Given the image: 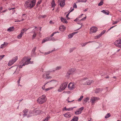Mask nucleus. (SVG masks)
Segmentation results:
<instances>
[{"label":"nucleus","instance_id":"nucleus-10","mask_svg":"<svg viewBox=\"0 0 121 121\" xmlns=\"http://www.w3.org/2000/svg\"><path fill=\"white\" fill-rule=\"evenodd\" d=\"M68 87L69 90H72L74 89L75 87L74 84L73 82H70L68 84Z\"/></svg>","mask_w":121,"mask_h":121},{"label":"nucleus","instance_id":"nucleus-44","mask_svg":"<svg viewBox=\"0 0 121 121\" xmlns=\"http://www.w3.org/2000/svg\"><path fill=\"white\" fill-rule=\"evenodd\" d=\"M87 44V42L81 44V45L82 47H84Z\"/></svg>","mask_w":121,"mask_h":121},{"label":"nucleus","instance_id":"nucleus-17","mask_svg":"<svg viewBox=\"0 0 121 121\" xmlns=\"http://www.w3.org/2000/svg\"><path fill=\"white\" fill-rule=\"evenodd\" d=\"M93 82V81L92 80H89L87 81L84 83H83L82 84L83 85H90Z\"/></svg>","mask_w":121,"mask_h":121},{"label":"nucleus","instance_id":"nucleus-29","mask_svg":"<svg viewBox=\"0 0 121 121\" xmlns=\"http://www.w3.org/2000/svg\"><path fill=\"white\" fill-rule=\"evenodd\" d=\"M23 35V34L21 32L17 36V38L18 39H21Z\"/></svg>","mask_w":121,"mask_h":121},{"label":"nucleus","instance_id":"nucleus-55","mask_svg":"<svg viewBox=\"0 0 121 121\" xmlns=\"http://www.w3.org/2000/svg\"><path fill=\"white\" fill-rule=\"evenodd\" d=\"M73 8H77V5L76 4H75L73 6Z\"/></svg>","mask_w":121,"mask_h":121},{"label":"nucleus","instance_id":"nucleus-3","mask_svg":"<svg viewBox=\"0 0 121 121\" xmlns=\"http://www.w3.org/2000/svg\"><path fill=\"white\" fill-rule=\"evenodd\" d=\"M46 100V96L45 95H43L38 99L37 102L38 104H42L45 103Z\"/></svg>","mask_w":121,"mask_h":121},{"label":"nucleus","instance_id":"nucleus-40","mask_svg":"<svg viewBox=\"0 0 121 121\" xmlns=\"http://www.w3.org/2000/svg\"><path fill=\"white\" fill-rule=\"evenodd\" d=\"M100 91V90L99 88H98L96 89L95 91V93H97L99 92Z\"/></svg>","mask_w":121,"mask_h":121},{"label":"nucleus","instance_id":"nucleus-15","mask_svg":"<svg viewBox=\"0 0 121 121\" xmlns=\"http://www.w3.org/2000/svg\"><path fill=\"white\" fill-rule=\"evenodd\" d=\"M58 2V3H59L60 6L62 7H63L65 4V0H59Z\"/></svg>","mask_w":121,"mask_h":121},{"label":"nucleus","instance_id":"nucleus-13","mask_svg":"<svg viewBox=\"0 0 121 121\" xmlns=\"http://www.w3.org/2000/svg\"><path fill=\"white\" fill-rule=\"evenodd\" d=\"M83 109L84 108L83 107H82L78 109L75 112V113L76 115H78L80 114L82 112L83 110Z\"/></svg>","mask_w":121,"mask_h":121},{"label":"nucleus","instance_id":"nucleus-11","mask_svg":"<svg viewBox=\"0 0 121 121\" xmlns=\"http://www.w3.org/2000/svg\"><path fill=\"white\" fill-rule=\"evenodd\" d=\"M49 72L48 71L45 72L44 74L43 75V78H50L52 77L49 76Z\"/></svg>","mask_w":121,"mask_h":121},{"label":"nucleus","instance_id":"nucleus-2","mask_svg":"<svg viewBox=\"0 0 121 121\" xmlns=\"http://www.w3.org/2000/svg\"><path fill=\"white\" fill-rule=\"evenodd\" d=\"M35 3V0H27L25 3V7L26 8L31 9L34 6Z\"/></svg>","mask_w":121,"mask_h":121},{"label":"nucleus","instance_id":"nucleus-23","mask_svg":"<svg viewBox=\"0 0 121 121\" xmlns=\"http://www.w3.org/2000/svg\"><path fill=\"white\" fill-rule=\"evenodd\" d=\"M61 22H62L64 23H68V22L66 20V19H65V18H63L61 17Z\"/></svg>","mask_w":121,"mask_h":121},{"label":"nucleus","instance_id":"nucleus-18","mask_svg":"<svg viewBox=\"0 0 121 121\" xmlns=\"http://www.w3.org/2000/svg\"><path fill=\"white\" fill-rule=\"evenodd\" d=\"M75 107H73V108H67L66 107H65V108L63 109V110H66V111H71L72 110L73 108H75Z\"/></svg>","mask_w":121,"mask_h":121},{"label":"nucleus","instance_id":"nucleus-59","mask_svg":"<svg viewBox=\"0 0 121 121\" xmlns=\"http://www.w3.org/2000/svg\"><path fill=\"white\" fill-rule=\"evenodd\" d=\"M86 17H84V18H82V19H81V21L83 20H84L86 19Z\"/></svg>","mask_w":121,"mask_h":121},{"label":"nucleus","instance_id":"nucleus-19","mask_svg":"<svg viewBox=\"0 0 121 121\" xmlns=\"http://www.w3.org/2000/svg\"><path fill=\"white\" fill-rule=\"evenodd\" d=\"M50 38L49 37H47L45 38V39H43L42 40V43H45V42L48 41H50Z\"/></svg>","mask_w":121,"mask_h":121},{"label":"nucleus","instance_id":"nucleus-34","mask_svg":"<svg viewBox=\"0 0 121 121\" xmlns=\"http://www.w3.org/2000/svg\"><path fill=\"white\" fill-rule=\"evenodd\" d=\"M54 87H48L47 88H46L45 89V91H47L49 90H50L51 89H52Z\"/></svg>","mask_w":121,"mask_h":121},{"label":"nucleus","instance_id":"nucleus-1","mask_svg":"<svg viewBox=\"0 0 121 121\" xmlns=\"http://www.w3.org/2000/svg\"><path fill=\"white\" fill-rule=\"evenodd\" d=\"M30 58L28 59V58L25 57H24L19 62V64L17 65V67L20 68H22V66L29 64L33 63V61H30Z\"/></svg>","mask_w":121,"mask_h":121},{"label":"nucleus","instance_id":"nucleus-39","mask_svg":"<svg viewBox=\"0 0 121 121\" xmlns=\"http://www.w3.org/2000/svg\"><path fill=\"white\" fill-rule=\"evenodd\" d=\"M83 96H82V95L81 96H80V98H79L78 99V102L82 100V99L83 98Z\"/></svg>","mask_w":121,"mask_h":121},{"label":"nucleus","instance_id":"nucleus-57","mask_svg":"<svg viewBox=\"0 0 121 121\" xmlns=\"http://www.w3.org/2000/svg\"><path fill=\"white\" fill-rule=\"evenodd\" d=\"M21 77H20V78L19 79V80H18V81H17V83L18 84H19L20 83V80H21Z\"/></svg>","mask_w":121,"mask_h":121},{"label":"nucleus","instance_id":"nucleus-42","mask_svg":"<svg viewBox=\"0 0 121 121\" xmlns=\"http://www.w3.org/2000/svg\"><path fill=\"white\" fill-rule=\"evenodd\" d=\"M47 15H40L39 16L40 18H45L47 16Z\"/></svg>","mask_w":121,"mask_h":121},{"label":"nucleus","instance_id":"nucleus-22","mask_svg":"<svg viewBox=\"0 0 121 121\" xmlns=\"http://www.w3.org/2000/svg\"><path fill=\"white\" fill-rule=\"evenodd\" d=\"M103 13L106 14L108 15L109 14V12L108 10H103L101 11Z\"/></svg>","mask_w":121,"mask_h":121},{"label":"nucleus","instance_id":"nucleus-64","mask_svg":"<svg viewBox=\"0 0 121 121\" xmlns=\"http://www.w3.org/2000/svg\"><path fill=\"white\" fill-rule=\"evenodd\" d=\"M83 15V14H81V15H80L79 16L78 18H80Z\"/></svg>","mask_w":121,"mask_h":121},{"label":"nucleus","instance_id":"nucleus-43","mask_svg":"<svg viewBox=\"0 0 121 121\" xmlns=\"http://www.w3.org/2000/svg\"><path fill=\"white\" fill-rule=\"evenodd\" d=\"M49 39H50V41H55L56 40V39L54 38V37H53L51 38H50Z\"/></svg>","mask_w":121,"mask_h":121},{"label":"nucleus","instance_id":"nucleus-33","mask_svg":"<svg viewBox=\"0 0 121 121\" xmlns=\"http://www.w3.org/2000/svg\"><path fill=\"white\" fill-rule=\"evenodd\" d=\"M101 36V35L100 34L99 35H97L95 36L94 37V38L95 39H98L100 38V37Z\"/></svg>","mask_w":121,"mask_h":121},{"label":"nucleus","instance_id":"nucleus-49","mask_svg":"<svg viewBox=\"0 0 121 121\" xmlns=\"http://www.w3.org/2000/svg\"><path fill=\"white\" fill-rule=\"evenodd\" d=\"M87 78H83L82 79V80L81 81V82H84V80H87Z\"/></svg>","mask_w":121,"mask_h":121},{"label":"nucleus","instance_id":"nucleus-63","mask_svg":"<svg viewBox=\"0 0 121 121\" xmlns=\"http://www.w3.org/2000/svg\"><path fill=\"white\" fill-rule=\"evenodd\" d=\"M21 22V21H20V20H16L15 21V22Z\"/></svg>","mask_w":121,"mask_h":121},{"label":"nucleus","instance_id":"nucleus-30","mask_svg":"<svg viewBox=\"0 0 121 121\" xmlns=\"http://www.w3.org/2000/svg\"><path fill=\"white\" fill-rule=\"evenodd\" d=\"M52 6V7H55L56 5L55 1L54 0H53L52 1L51 3Z\"/></svg>","mask_w":121,"mask_h":121},{"label":"nucleus","instance_id":"nucleus-35","mask_svg":"<svg viewBox=\"0 0 121 121\" xmlns=\"http://www.w3.org/2000/svg\"><path fill=\"white\" fill-rule=\"evenodd\" d=\"M61 68V66H58L55 69V70H57L60 69Z\"/></svg>","mask_w":121,"mask_h":121},{"label":"nucleus","instance_id":"nucleus-45","mask_svg":"<svg viewBox=\"0 0 121 121\" xmlns=\"http://www.w3.org/2000/svg\"><path fill=\"white\" fill-rule=\"evenodd\" d=\"M87 1V0H84V1H83V0H78V2H86Z\"/></svg>","mask_w":121,"mask_h":121},{"label":"nucleus","instance_id":"nucleus-5","mask_svg":"<svg viewBox=\"0 0 121 121\" xmlns=\"http://www.w3.org/2000/svg\"><path fill=\"white\" fill-rule=\"evenodd\" d=\"M68 83L67 82H64L61 83L60 87L59 89L57 91L58 92H60L64 90L67 87Z\"/></svg>","mask_w":121,"mask_h":121},{"label":"nucleus","instance_id":"nucleus-48","mask_svg":"<svg viewBox=\"0 0 121 121\" xmlns=\"http://www.w3.org/2000/svg\"><path fill=\"white\" fill-rule=\"evenodd\" d=\"M36 49V48H34L32 50V54H34L35 52V51Z\"/></svg>","mask_w":121,"mask_h":121},{"label":"nucleus","instance_id":"nucleus-32","mask_svg":"<svg viewBox=\"0 0 121 121\" xmlns=\"http://www.w3.org/2000/svg\"><path fill=\"white\" fill-rule=\"evenodd\" d=\"M89 99L90 98L89 97H87L84 99V101L86 103L89 101Z\"/></svg>","mask_w":121,"mask_h":121},{"label":"nucleus","instance_id":"nucleus-46","mask_svg":"<svg viewBox=\"0 0 121 121\" xmlns=\"http://www.w3.org/2000/svg\"><path fill=\"white\" fill-rule=\"evenodd\" d=\"M59 33V32H58V31L54 32L51 35L50 37H52L56 33Z\"/></svg>","mask_w":121,"mask_h":121},{"label":"nucleus","instance_id":"nucleus-60","mask_svg":"<svg viewBox=\"0 0 121 121\" xmlns=\"http://www.w3.org/2000/svg\"><path fill=\"white\" fill-rule=\"evenodd\" d=\"M78 18H79L78 17V18H76V19H75V20H74V21H78L79 20Z\"/></svg>","mask_w":121,"mask_h":121},{"label":"nucleus","instance_id":"nucleus-58","mask_svg":"<svg viewBox=\"0 0 121 121\" xmlns=\"http://www.w3.org/2000/svg\"><path fill=\"white\" fill-rule=\"evenodd\" d=\"M3 8L2 7H0V13H1V11L3 9Z\"/></svg>","mask_w":121,"mask_h":121},{"label":"nucleus","instance_id":"nucleus-27","mask_svg":"<svg viewBox=\"0 0 121 121\" xmlns=\"http://www.w3.org/2000/svg\"><path fill=\"white\" fill-rule=\"evenodd\" d=\"M78 118L77 117H74L73 119L71 121H78Z\"/></svg>","mask_w":121,"mask_h":121},{"label":"nucleus","instance_id":"nucleus-12","mask_svg":"<svg viewBox=\"0 0 121 121\" xmlns=\"http://www.w3.org/2000/svg\"><path fill=\"white\" fill-rule=\"evenodd\" d=\"M114 44L117 47L121 48V39L119 40H117L114 42Z\"/></svg>","mask_w":121,"mask_h":121},{"label":"nucleus","instance_id":"nucleus-28","mask_svg":"<svg viewBox=\"0 0 121 121\" xmlns=\"http://www.w3.org/2000/svg\"><path fill=\"white\" fill-rule=\"evenodd\" d=\"M76 33V32H73L72 34H70L68 35V37L69 38H71L73 37L74 35Z\"/></svg>","mask_w":121,"mask_h":121},{"label":"nucleus","instance_id":"nucleus-24","mask_svg":"<svg viewBox=\"0 0 121 121\" xmlns=\"http://www.w3.org/2000/svg\"><path fill=\"white\" fill-rule=\"evenodd\" d=\"M14 29V28L13 26L10 27L7 29V30L9 32H10L13 31Z\"/></svg>","mask_w":121,"mask_h":121},{"label":"nucleus","instance_id":"nucleus-20","mask_svg":"<svg viewBox=\"0 0 121 121\" xmlns=\"http://www.w3.org/2000/svg\"><path fill=\"white\" fill-rule=\"evenodd\" d=\"M66 29V27L64 25H62L60 26L59 28L60 30L61 31H63Z\"/></svg>","mask_w":121,"mask_h":121},{"label":"nucleus","instance_id":"nucleus-8","mask_svg":"<svg viewBox=\"0 0 121 121\" xmlns=\"http://www.w3.org/2000/svg\"><path fill=\"white\" fill-rule=\"evenodd\" d=\"M75 69L74 68H73L69 69V71L66 75V76L69 77V75L71 74H73L75 71Z\"/></svg>","mask_w":121,"mask_h":121},{"label":"nucleus","instance_id":"nucleus-41","mask_svg":"<svg viewBox=\"0 0 121 121\" xmlns=\"http://www.w3.org/2000/svg\"><path fill=\"white\" fill-rule=\"evenodd\" d=\"M103 0H101L98 6H100L102 5L103 4Z\"/></svg>","mask_w":121,"mask_h":121},{"label":"nucleus","instance_id":"nucleus-21","mask_svg":"<svg viewBox=\"0 0 121 121\" xmlns=\"http://www.w3.org/2000/svg\"><path fill=\"white\" fill-rule=\"evenodd\" d=\"M8 44V43L7 42H4V43L1 44L0 47V48H2L3 47H6L7 46V45Z\"/></svg>","mask_w":121,"mask_h":121},{"label":"nucleus","instance_id":"nucleus-38","mask_svg":"<svg viewBox=\"0 0 121 121\" xmlns=\"http://www.w3.org/2000/svg\"><path fill=\"white\" fill-rule=\"evenodd\" d=\"M26 31L27 30H26V29L25 28L22 29V30H21V33H22V34H23L24 32Z\"/></svg>","mask_w":121,"mask_h":121},{"label":"nucleus","instance_id":"nucleus-31","mask_svg":"<svg viewBox=\"0 0 121 121\" xmlns=\"http://www.w3.org/2000/svg\"><path fill=\"white\" fill-rule=\"evenodd\" d=\"M50 118V116L48 115L44 119L43 121H48Z\"/></svg>","mask_w":121,"mask_h":121},{"label":"nucleus","instance_id":"nucleus-7","mask_svg":"<svg viewBox=\"0 0 121 121\" xmlns=\"http://www.w3.org/2000/svg\"><path fill=\"white\" fill-rule=\"evenodd\" d=\"M18 58L17 56L14 57L12 60H10L8 64L9 66H10L13 64L17 60Z\"/></svg>","mask_w":121,"mask_h":121},{"label":"nucleus","instance_id":"nucleus-53","mask_svg":"<svg viewBox=\"0 0 121 121\" xmlns=\"http://www.w3.org/2000/svg\"><path fill=\"white\" fill-rule=\"evenodd\" d=\"M4 55H2L0 56V60L2 59L3 57L4 56Z\"/></svg>","mask_w":121,"mask_h":121},{"label":"nucleus","instance_id":"nucleus-4","mask_svg":"<svg viewBox=\"0 0 121 121\" xmlns=\"http://www.w3.org/2000/svg\"><path fill=\"white\" fill-rule=\"evenodd\" d=\"M40 112V111L39 110H34L33 111H30L29 114H27V117H28L35 115H37Z\"/></svg>","mask_w":121,"mask_h":121},{"label":"nucleus","instance_id":"nucleus-56","mask_svg":"<svg viewBox=\"0 0 121 121\" xmlns=\"http://www.w3.org/2000/svg\"><path fill=\"white\" fill-rule=\"evenodd\" d=\"M70 13H69H69H68V14H67V15L66 16V17L68 18V19H69L70 18H69L68 17V16L69 14Z\"/></svg>","mask_w":121,"mask_h":121},{"label":"nucleus","instance_id":"nucleus-37","mask_svg":"<svg viewBox=\"0 0 121 121\" xmlns=\"http://www.w3.org/2000/svg\"><path fill=\"white\" fill-rule=\"evenodd\" d=\"M48 83V82H46L45 83L44 85L42 87V88L43 90H44V91H45L46 89L45 88V85Z\"/></svg>","mask_w":121,"mask_h":121},{"label":"nucleus","instance_id":"nucleus-9","mask_svg":"<svg viewBox=\"0 0 121 121\" xmlns=\"http://www.w3.org/2000/svg\"><path fill=\"white\" fill-rule=\"evenodd\" d=\"M98 28L95 26H92L90 29V33L92 34L95 33L97 30Z\"/></svg>","mask_w":121,"mask_h":121},{"label":"nucleus","instance_id":"nucleus-54","mask_svg":"<svg viewBox=\"0 0 121 121\" xmlns=\"http://www.w3.org/2000/svg\"><path fill=\"white\" fill-rule=\"evenodd\" d=\"M119 22V21H116L115 22H113L112 23L113 25H114L116 24L118 22Z\"/></svg>","mask_w":121,"mask_h":121},{"label":"nucleus","instance_id":"nucleus-61","mask_svg":"<svg viewBox=\"0 0 121 121\" xmlns=\"http://www.w3.org/2000/svg\"><path fill=\"white\" fill-rule=\"evenodd\" d=\"M7 11V9H6L5 10H3L2 11V12H1V13H4V12H5L6 11Z\"/></svg>","mask_w":121,"mask_h":121},{"label":"nucleus","instance_id":"nucleus-14","mask_svg":"<svg viewBox=\"0 0 121 121\" xmlns=\"http://www.w3.org/2000/svg\"><path fill=\"white\" fill-rule=\"evenodd\" d=\"M99 98L95 97H92L90 99L91 102L92 103H94L96 100H99Z\"/></svg>","mask_w":121,"mask_h":121},{"label":"nucleus","instance_id":"nucleus-26","mask_svg":"<svg viewBox=\"0 0 121 121\" xmlns=\"http://www.w3.org/2000/svg\"><path fill=\"white\" fill-rule=\"evenodd\" d=\"M37 35V33L34 31L33 32V34L32 36V39H35Z\"/></svg>","mask_w":121,"mask_h":121},{"label":"nucleus","instance_id":"nucleus-52","mask_svg":"<svg viewBox=\"0 0 121 121\" xmlns=\"http://www.w3.org/2000/svg\"><path fill=\"white\" fill-rule=\"evenodd\" d=\"M69 97H68L67 99V100L68 101V102H69V103L73 102L74 101V100H73L71 101H69Z\"/></svg>","mask_w":121,"mask_h":121},{"label":"nucleus","instance_id":"nucleus-51","mask_svg":"<svg viewBox=\"0 0 121 121\" xmlns=\"http://www.w3.org/2000/svg\"><path fill=\"white\" fill-rule=\"evenodd\" d=\"M70 9H71V10H70L69 11V13H70L72 12L74 10V9L73 8H72V7H71V8H70Z\"/></svg>","mask_w":121,"mask_h":121},{"label":"nucleus","instance_id":"nucleus-6","mask_svg":"<svg viewBox=\"0 0 121 121\" xmlns=\"http://www.w3.org/2000/svg\"><path fill=\"white\" fill-rule=\"evenodd\" d=\"M48 82H50L49 84L51 85L54 86H56L58 84V82L55 79L51 80Z\"/></svg>","mask_w":121,"mask_h":121},{"label":"nucleus","instance_id":"nucleus-16","mask_svg":"<svg viewBox=\"0 0 121 121\" xmlns=\"http://www.w3.org/2000/svg\"><path fill=\"white\" fill-rule=\"evenodd\" d=\"M64 116L67 118H69L71 117L72 115V114L70 112H67L64 114Z\"/></svg>","mask_w":121,"mask_h":121},{"label":"nucleus","instance_id":"nucleus-50","mask_svg":"<svg viewBox=\"0 0 121 121\" xmlns=\"http://www.w3.org/2000/svg\"><path fill=\"white\" fill-rule=\"evenodd\" d=\"M51 53V51H49L47 52H45L44 53V54L45 55H47V54H49Z\"/></svg>","mask_w":121,"mask_h":121},{"label":"nucleus","instance_id":"nucleus-47","mask_svg":"<svg viewBox=\"0 0 121 121\" xmlns=\"http://www.w3.org/2000/svg\"><path fill=\"white\" fill-rule=\"evenodd\" d=\"M106 31V30H104L102 31L100 34L102 36V35L104 34L105 32Z\"/></svg>","mask_w":121,"mask_h":121},{"label":"nucleus","instance_id":"nucleus-36","mask_svg":"<svg viewBox=\"0 0 121 121\" xmlns=\"http://www.w3.org/2000/svg\"><path fill=\"white\" fill-rule=\"evenodd\" d=\"M110 114L109 113H108L105 116V118H107L110 116Z\"/></svg>","mask_w":121,"mask_h":121},{"label":"nucleus","instance_id":"nucleus-25","mask_svg":"<svg viewBox=\"0 0 121 121\" xmlns=\"http://www.w3.org/2000/svg\"><path fill=\"white\" fill-rule=\"evenodd\" d=\"M28 110L27 109H25L23 110V112L24 113V114L23 115L24 116H27V114H26V113L28 112Z\"/></svg>","mask_w":121,"mask_h":121},{"label":"nucleus","instance_id":"nucleus-62","mask_svg":"<svg viewBox=\"0 0 121 121\" xmlns=\"http://www.w3.org/2000/svg\"><path fill=\"white\" fill-rule=\"evenodd\" d=\"M73 50V49L72 48V49H70V52H72V51Z\"/></svg>","mask_w":121,"mask_h":121}]
</instances>
